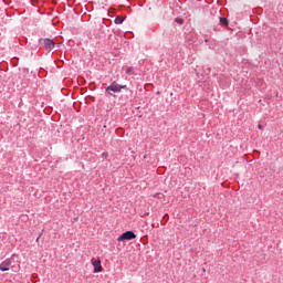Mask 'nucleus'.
<instances>
[{
	"instance_id": "nucleus-3",
	"label": "nucleus",
	"mask_w": 283,
	"mask_h": 283,
	"mask_svg": "<svg viewBox=\"0 0 283 283\" xmlns=\"http://www.w3.org/2000/svg\"><path fill=\"white\" fill-rule=\"evenodd\" d=\"M127 86H123L117 83H112L109 86L106 87V92H120V90H125Z\"/></svg>"
},
{
	"instance_id": "nucleus-5",
	"label": "nucleus",
	"mask_w": 283,
	"mask_h": 283,
	"mask_svg": "<svg viewBox=\"0 0 283 283\" xmlns=\"http://www.w3.org/2000/svg\"><path fill=\"white\" fill-rule=\"evenodd\" d=\"M94 273H101L103 271V266L101 265V260L93 261Z\"/></svg>"
},
{
	"instance_id": "nucleus-6",
	"label": "nucleus",
	"mask_w": 283,
	"mask_h": 283,
	"mask_svg": "<svg viewBox=\"0 0 283 283\" xmlns=\"http://www.w3.org/2000/svg\"><path fill=\"white\" fill-rule=\"evenodd\" d=\"M219 22L221 23V25L227 27L229 25V20L227 18H219Z\"/></svg>"
},
{
	"instance_id": "nucleus-4",
	"label": "nucleus",
	"mask_w": 283,
	"mask_h": 283,
	"mask_svg": "<svg viewBox=\"0 0 283 283\" xmlns=\"http://www.w3.org/2000/svg\"><path fill=\"white\" fill-rule=\"evenodd\" d=\"M11 264L12 261H10V259L4 260L2 263H0V271H10Z\"/></svg>"
},
{
	"instance_id": "nucleus-7",
	"label": "nucleus",
	"mask_w": 283,
	"mask_h": 283,
	"mask_svg": "<svg viewBox=\"0 0 283 283\" xmlns=\"http://www.w3.org/2000/svg\"><path fill=\"white\" fill-rule=\"evenodd\" d=\"M124 21H125V18H123V17H116V18H115V23H116V25L123 24Z\"/></svg>"
},
{
	"instance_id": "nucleus-9",
	"label": "nucleus",
	"mask_w": 283,
	"mask_h": 283,
	"mask_svg": "<svg viewBox=\"0 0 283 283\" xmlns=\"http://www.w3.org/2000/svg\"><path fill=\"white\" fill-rule=\"evenodd\" d=\"M258 129H263L262 125L259 124L258 125Z\"/></svg>"
},
{
	"instance_id": "nucleus-1",
	"label": "nucleus",
	"mask_w": 283,
	"mask_h": 283,
	"mask_svg": "<svg viewBox=\"0 0 283 283\" xmlns=\"http://www.w3.org/2000/svg\"><path fill=\"white\" fill-rule=\"evenodd\" d=\"M40 45H43L45 50H53L54 49V41L50 40V38H42L39 40Z\"/></svg>"
},
{
	"instance_id": "nucleus-8",
	"label": "nucleus",
	"mask_w": 283,
	"mask_h": 283,
	"mask_svg": "<svg viewBox=\"0 0 283 283\" xmlns=\"http://www.w3.org/2000/svg\"><path fill=\"white\" fill-rule=\"evenodd\" d=\"M177 23H180L182 25V23H185V20L182 19H176Z\"/></svg>"
},
{
	"instance_id": "nucleus-2",
	"label": "nucleus",
	"mask_w": 283,
	"mask_h": 283,
	"mask_svg": "<svg viewBox=\"0 0 283 283\" xmlns=\"http://www.w3.org/2000/svg\"><path fill=\"white\" fill-rule=\"evenodd\" d=\"M136 239V233H134L133 231H126L124 232L122 235L118 237V242H123L125 240H134Z\"/></svg>"
}]
</instances>
